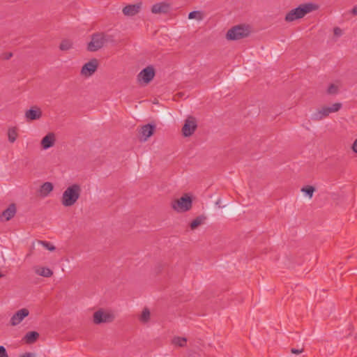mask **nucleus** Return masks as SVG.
Listing matches in <instances>:
<instances>
[{"instance_id": "obj_19", "label": "nucleus", "mask_w": 357, "mask_h": 357, "mask_svg": "<svg viewBox=\"0 0 357 357\" xmlns=\"http://www.w3.org/2000/svg\"><path fill=\"white\" fill-rule=\"evenodd\" d=\"M34 271L37 275L45 278H50L53 275V271L50 268L43 266L34 267Z\"/></svg>"}, {"instance_id": "obj_12", "label": "nucleus", "mask_w": 357, "mask_h": 357, "mask_svg": "<svg viewBox=\"0 0 357 357\" xmlns=\"http://www.w3.org/2000/svg\"><path fill=\"white\" fill-rule=\"evenodd\" d=\"M43 112L40 107L33 106L24 113V117L27 121L38 120L42 117Z\"/></svg>"}, {"instance_id": "obj_32", "label": "nucleus", "mask_w": 357, "mask_h": 357, "mask_svg": "<svg viewBox=\"0 0 357 357\" xmlns=\"http://www.w3.org/2000/svg\"><path fill=\"white\" fill-rule=\"evenodd\" d=\"M291 351L294 354H301L303 351V349H297L293 348V349H291Z\"/></svg>"}, {"instance_id": "obj_3", "label": "nucleus", "mask_w": 357, "mask_h": 357, "mask_svg": "<svg viewBox=\"0 0 357 357\" xmlns=\"http://www.w3.org/2000/svg\"><path fill=\"white\" fill-rule=\"evenodd\" d=\"M112 41V36L103 32L93 33L91 40L88 43L87 49L91 52H96L103 47L108 42Z\"/></svg>"}, {"instance_id": "obj_28", "label": "nucleus", "mask_w": 357, "mask_h": 357, "mask_svg": "<svg viewBox=\"0 0 357 357\" xmlns=\"http://www.w3.org/2000/svg\"><path fill=\"white\" fill-rule=\"evenodd\" d=\"M40 243L42 244L47 250L50 251H54L56 249V248L53 245L48 242L40 241Z\"/></svg>"}, {"instance_id": "obj_15", "label": "nucleus", "mask_w": 357, "mask_h": 357, "mask_svg": "<svg viewBox=\"0 0 357 357\" xmlns=\"http://www.w3.org/2000/svg\"><path fill=\"white\" fill-rule=\"evenodd\" d=\"M142 6V2L128 5L123 8V13L126 16H134L140 11Z\"/></svg>"}, {"instance_id": "obj_22", "label": "nucleus", "mask_w": 357, "mask_h": 357, "mask_svg": "<svg viewBox=\"0 0 357 357\" xmlns=\"http://www.w3.org/2000/svg\"><path fill=\"white\" fill-rule=\"evenodd\" d=\"M18 137V129L15 126L10 127L8 129V139L10 143H14Z\"/></svg>"}, {"instance_id": "obj_30", "label": "nucleus", "mask_w": 357, "mask_h": 357, "mask_svg": "<svg viewBox=\"0 0 357 357\" xmlns=\"http://www.w3.org/2000/svg\"><path fill=\"white\" fill-rule=\"evenodd\" d=\"M0 357H9L3 346H0Z\"/></svg>"}, {"instance_id": "obj_13", "label": "nucleus", "mask_w": 357, "mask_h": 357, "mask_svg": "<svg viewBox=\"0 0 357 357\" xmlns=\"http://www.w3.org/2000/svg\"><path fill=\"white\" fill-rule=\"evenodd\" d=\"M56 135L54 132H49L40 141V145L43 149L47 150L53 147L56 142Z\"/></svg>"}, {"instance_id": "obj_2", "label": "nucleus", "mask_w": 357, "mask_h": 357, "mask_svg": "<svg viewBox=\"0 0 357 357\" xmlns=\"http://www.w3.org/2000/svg\"><path fill=\"white\" fill-rule=\"evenodd\" d=\"M317 9V6L309 3L301 4L298 7L291 10L285 16L287 22H293L296 20L303 18L307 13Z\"/></svg>"}, {"instance_id": "obj_23", "label": "nucleus", "mask_w": 357, "mask_h": 357, "mask_svg": "<svg viewBox=\"0 0 357 357\" xmlns=\"http://www.w3.org/2000/svg\"><path fill=\"white\" fill-rule=\"evenodd\" d=\"M206 219V218L204 215H199L197 217L191 222L190 225V229L192 230L196 229L199 226L204 223Z\"/></svg>"}, {"instance_id": "obj_10", "label": "nucleus", "mask_w": 357, "mask_h": 357, "mask_svg": "<svg viewBox=\"0 0 357 357\" xmlns=\"http://www.w3.org/2000/svg\"><path fill=\"white\" fill-rule=\"evenodd\" d=\"M197 127V121L195 118L190 116L185 121L182 128V133L185 137L191 136Z\"/></svg>"}, {"instance_id": "obj_20", "label": "nucleus", "mask_w": 357, "mask_h": 357, "mask_svg": "<svg viewBox=\"0 0 357 357\" xmlns=\"http://www.w3.org/2000/svg\"><path fill=\"white\" fill-rule=\"evenodd\" d=\"M54 189V185L50 182L44 183L40 188V196L45 197H47Z\"/></svg>"}, {"instance_id": "obj_21", "label": "nucleus", "mask_w": 357, "mask_h": 357, "mask_svg": "<svg viewBox=\"0 0 357 357\" xmlns=\"http://www.w3.org/2000/svg\"><path fill=\"white\" fill-rule=\"evenodd\" d=\"M39 337V333L36 331L28 332L24 337H23V340L26 344H33Z\"/></svg>"}, {"instance_id": "obj_31", "label": "nucleus", "mask_w": 357, "mask_h": 357, "mask_svg": "<svg viewBox=\"0 0 357 357\" xmlns=\"http://www.w3.org/2000/svg\"><path fill=\"white\" fill-rule=\"evenodd\" d=\"M334 35L337 37H340L342 34V31L339 27H335L333 30Z\"/></svg>"}, {"instance_id": "obj_4", "label": "nucleus", "mask_w": 357, "mask_h": 357, "mask_svg": "<svg viewBox=\"0 0 357 357\" xmlns=\"http://www.w3.org/2000/svg\"><path fill=\"white\" fill-rule=\"evenodd\" d=\"M170 206L176 213H185L192 208V199L190 195L185 194L180 198L173 199L171 202Z\"/></svg>"}, {"instance_id": "obj_8", "label": "nucleus", "mask_w": 357, "mask_h": 357, "mask_svg": "<svg viewBox=\"0 0 357 357\" xmlns=\"http://www.w3.org/2000/svg\"><path fill=\"white\" fill-rule=\"evenodd\" d=\"M155 76V70L152 66H147L137 75V81L140 84H149Z\"/></svg>"}, {"instance_id": "obj_9", "label": "nucleus", "mask_w": 357, "mask_h": 357, "mask_svg": "<svg viewBox=\"0 0 357 357\" xmlns=\"http://www.w3.org/2000/svg\"><path fill=\"white\" fill-rule=\"evenodd\" d=\"M98 66V60L93 59L82 66L81 75L85 77H89L97 70Z\"/></svg>"}, {"instance_id": "obj_25", "label": "nucleus", "mask_w": 357, "mask_h": 357, "mask_svg": "<svg viewBox=\"0 0 357 357\" xmlns=\"http://www.w3.org/2000/svg\"><path fill=\"white\" fill-rule=\"evenodd\" d=\"M172 344L180 347H184L187 344V339L181 337H174L172 340Z\"/></svg>"}, {"instance_id": "obj_14", "label": "nucleus", "mask_w": 357, "mask_h": 357, "mask_svg": "<svg viewBox=\"0 0 357 357\" xmlns=\"http://www.w3.org/2000/svg\"><path fill=\"white\" fill-rule=\"evenodd\" d=\"M155 126L146 124L141 127L139 130L140 140L146 142L154 132Z\"/></svg>"}, {"instance_id": "obj_7", "label": "nucleus", "mask_w": 357, "mask_h": 357, "mask_svg": "<svg viewBox=\"0 0 357 357\" xmlns=\"http://www.w3.org/2000/svg\"><path fill=\"white\" fill-rule=\"evenodd\" d=\"M249 32L248 27L236 26L227 31V38L229 40H239L248 36Z\"/></svg>"}, {"instance_id": "obj_11", "label": "nucleus", "mask_w": 357, "mask_h": 357, "mask_svg": "<svg viewBox=\"0 0 357 357\" xmlns=\"http://www.w3.org/2000/svg\"><path fill=\"white\" fill-rule=\"evenodd\" d=\"M29 311L26 308H22L17 310L10 318V324L12 326H16L19 325L25 317H28Z\"/></svg>"}, {"instance_id": "obj_26", "label": "nucleus", "mask_w": 357, "mask_h": 357, "mask_svg": "<svg viewBox=\"0 0 357 357\" xmlns=\"http://www.w3.org/2000/svg\"><path fill=\"white\" fill-rule=\"evenodd\" d=\"M315 188L311 185H307L301 188V192L305 193L310 199L312 197Z\"/></svg>"}, {"instance_id": "obj_16", "label": "nucleus", "mask_w": 357, "mask_h": 357, "mask_svg": "<svg viewBox=\"0 0 357 357\" xmlns=\"http://www.w3.org/2000/svg\"><path fill=\"white\" fill-rule=\"evenodd\" d=\"M170 8V6L166 2H160L154 4L151 8V12L153 14L167 13Z\"/></svg>"}, {"instance_id": "obj_17", "label": "nucleus", "mask_w": 357, "mask_h": 357, "mask_svg": "<svg viewBox=\"0 0 357 357\" xmlns=\"http://www.w3.org/2000/svg\"><path fill=\"white\" fill-rule=\"evenodd\" d=\"M15 205L14 204H11L6 210L3 211L1 214V218L6 221H8L15 216Z\"/></svg>"}, {"instance_id": "obj_33", "label": "nucleus", "mask_w": 357, "mask_h": 357, "mask_svg": "<svg viewBox=\"0 0 357 357\" xmlns=\"http://www.w3.org/2000/svg\"><path fill=\"white\" fill-rule=\"evenodd\" d=\"M351 149L354 153H357V139L354 142Z\"/></svg>"}, {"instance_id": "obj_29", "label": "nucleus", "mask_w": 357, "mask_h": 357, "mask_svg": "<svg viewBox=\"0 0 357 357\" xmlns=\"http://www.w3.org/2000/svg\"><path fill=\"white\" fill-rule=\"evenodd\" d=\"M337 90H338L337 86L336 85L332 84L328 86V88L327 89V92L329 94H335L337 92Z\"/></svg>"}, {"instance_id": "obj_37", "label": "nucleus", "mask_w": 357, "mask_h": 357, "mask_svg": "<svg viewBox=\"0 0 357 357\" xmlns=\"http://www.w3.org/2000/svg\"><path fill=\"white\" fill-rule=\"evenodd\" d=\"M3 277V274L0 272V278Z\"/></svg>"}, {"instance_id": "obj_35", "label": "nucleus", "mask_w": 357, "mask_h": 357, "mask_svg": "<svg viewBox=\"0 0 357 357\" xmlns=\"http://www.w3.org/2000/svg\"><path fill=\"white\" fill-rule=\"evenodd\" d=\"M13 56L12 53H7L4 57L5 59H9Z\"/></svg>"}, {"instance_id": "obj_18", "label": "nucleus", "mask_w": 357, "mask_h": 357, "mask_svg": "<svg viewBox=\"0 0 357 357\" xmlns=\"http://www.w3.org/2000/svg\"><path fill=\"white\" fill-rule=\"evenodd\" d=\"M151 318V312L147 307H144L141 313L138 314L139 321L144 325H147L150 322Z\"/></svg>"}, {"instance_id": "obj_1", "label": "nucleus", "mask_w": 357, "mask_h": 357, "mask_svg": "<svg viewBox=\"0 0 357 357\" xmlns=\"http://www.w3.org/2000/svg\"><path fill=\"white\" fill-rule=\"evenodd\" d=\"M82 193V187L78 183L68 185L63 192L61 203L64 207H70L75 205L79 199Z\"/></svg>"}, {"instance_id": "obj_34", "label": "nucleus", "mask_w": 357, "mask_h": 357, "mask_svg": "<svg viewBox=\"0 0 357 357\" xmlns=\"http://www.w3.org/2000/svg\"><path fill=\"white\" fill-rule=\"evenodd\" d=\"M20 357H33V355L31 353H26L20 356Z\"/></svg>"}, {"instance_id": "obj_27", "label": "nucleus", "mask_w": 357, "mask_h": 357, "mask_svg": "<svg viewBox=\"0 0 357 357\" xmlns=\"http://www.w3.org/2000/svg\"><path fill=\"white\" fill-rule=\"evenodd\" d=\"M190 20L197 19L198 20H202V14L200 11H192L188 15Z\"/></svg>"}, {"instance_id": "obj_36", "label": "nucleus", "mask_w": 357, "mask_h": 357, "mask_svg": "<svg viewBox=\"0 0 357 357\" xmlns=\"http://www.w3.org/2000/svg\"><path fill=\"white\" fill-rule=\"evenodd\" d=\"M351 12H352L353 14L356 15L357 14V7H354L352 9Z\"/></svg>"}, {"instance_id": "obj_24", "label": "nucleus", "mask_w": 357, "mask_h": 357, "mask_svg": "<svg viewBox=\"0 0 357 357\" xmlns=\"http://www.w3.org/2000/svg\"><path fill=\"white\" fill-rule=\"evenodd\" d=\"M73 42L69 39H65L61 41L59 45V49L62 51H67L73 47Z\"/></svg>"}, {"instance_id": "obj_6", "label": "nucleus", "mask_w": 357, "mask_h": 357, "mask_svg": "<svg viewBox=\"0 0 357 357\" xmlns=\"http://www.w3.org/2000/svg\"><path fill=\"white\" fill-rule=\"evenodd\" d=\"M114 319L115 315L112 312L103 309L96 311L93 315V321L95 324L111 323Z\"/></svg>"}, {"instance_id": "obj_5", "label": "nucleus", "mask_w": 357, "mask_h": 357, "mask_svg": "<svg viewBox=\"0 0 357 357\" xmlns=\"http://www.w3.org/2000/svg\"><path fill=\"white\" fill-rule=\"evenodd\" d=\"M341 107L342 104L339 102L334 103L331 107H323L314 112L311 116V119L313 121H319L326 118L331 113L339 111Z\"/></svg>"}]
</instances>
